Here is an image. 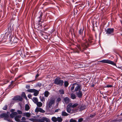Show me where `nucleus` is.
<instances>
[{"label": "nucleus", "instance_id": "1", "mask_svg": "<svg viewBox=\"0 0 122 122\" xmlns=\"http://www.w3.org/2000/svg\"><path fill=\"white\" fill-rule=\"evenodd\" d=\"M78 104L75 103L73 104L72 103H69L67 106L66 111L69 113H72L76 112L79 108V107L76 108Z\"/></svg>", "mask_w": 122, "mask_h": 122}, {"label": "nucleus", "instance_id": "2", "mask_svg": "<svg viewBox=\"0 0 122 122\" xmlns=\"http://www.w3.org/2000/svg\"><path fill=\"white\" fill-rule=\"evenodd\" d=\"M100 62L103 63H105L108 64H111L113 65L116 66L117 67L122 70V66L118 67L117 66L116 64L114 62L110 60H103L100 61Z\"/></svg>", "mask_w": 122, "mask_h": 122}, {"label": "nucleus", "instance_id": "3", "mask_svg": "<svg viewBox=\"0 0 122 122\" xmlns=\"http://www.w3.org/2000/svg\"><path fill=\"white\" fill-rule=\"evenodd\" d=\"M89 46V44L87 42H86L82 43L81 45V47L79 45H78L77 46V47L81 52H83Z\"/></svg>", "mask_w": 122, "mask_h": 122}, {"label": "nucleus", "instance_id": "4", "mask_svg": "<svg viewBox=\"0 0 122 122\" xmlns=\"http://www.w3.org/2000/svg\"><path fill=\"white\" fill-rule=\"evenodd\" d=\"M55 103V99L53 97H51L50 101L46 104V106L49 108H51L53 105H54Z\"/></svg>", "mask_w": 122, "mask_h": 122}, {"label": "nucleus", "instance_id": "5", "mask_svg": "<svg viewBox=\"0 0 122 122\" xmlns=\"http://www.w3.org/2000/svg\"><path fill=\"white\" fill-rule=\"evenodd\" d=\"M63 81L61 80L60 78H56L54 81V83L55 84L59 85L61 86L63 85Z\"/></svg>", "mask_w": 122, "mask_h": 122}, {"label": "nucleus", "instance_id": "6", "mask_svg": "<svg viewBox=\"0 0 122 122\" xmlns=\"http://www.w3.org/2000/svg\"><path fill=\"white\" fill-rule=\"evenodd\" d=\"M26 91L28 92L33 93L34 95L35 96H37L39 93L38 91L34 89H28Z\"/></svg>", "mask_w": 122, "mask_h": 122}, {"label": "nucleus", "instance_id": "7", "mask_svg": "<svg viewBox=\"0 0 122 122\" xmlns=\"http://www.w3.org/2000/svg\"><path fill=\"white\" fill-rule=\"evenodd\" d=\"M0 117L1 118L4 117L5 120L8 121H11L9 115L5 113H2L0 115Z\"/></svg>", "mask_w": 122, "mask_h": 122}, {"label": "nucleus", "instance_id": "8", "mask_svg": "<svg viewBox=\"0 0 122 122\" xmlns=\"http://www.w3.org/2000/svg\"><path fill=\"white\" fill-rule=\"evenodd\" d=\"M114 29L113 28H109L107 29H105V31L107 34H111L112 35H114V34L113 33L114 31Z\"/></svg>", "mask_w": 122, "mask_h": 122}, {"label": "nucleus", "instance_id": "9", "mask_svg": "<svg viewBox=\"0 0 122 122\" xmlns=\"http://www.w3.org/2000/svg\"><path fill=\"white\" fill-rule=\"evenodd\" d=\"M12 99L13 100H18L20 101H22L23 100L22 97L19 96H15Z\"/></svg>", "mask_w": 122, "mask_h": 122}, {"label": "nucleus", "instance_id": "10", "mask_svg": "<svg viewBox=\"0 0 122 122\" xmlns=\"http://www.w3.org/2000/svg\"><path fill=\"white\" fill-rule=\"evenodd\" d=\"M49 119L46 117H43L42 119L38 120V122H48Z\"/></svg>", "mask_w": 122, "mask_h": 122}, {"label": "nucleus", "instance_id": "11", "mask_svg": "<svg viewBox=\"0 0 122 122\" xmlns=\"http://www.w3.org/2000/svg\"><path fill=\"white\" fill-rule=\"evenodd\" d=\"M74 84L76 85V86L75 87V91L76 92L81 91V86L77 84Z\"/></svg>", "mask_w": 122, "mask_h": 122}, {"label": "nucleus", "instance_id": "12", "mask_svg": "<svg viewBox=\"0 0 122 122\" xmlns=\"http://www.w3.org/2000/svg\"><path fill=\"white\" fill-rule=\"evenodd\" d=\"M35 112H39L42 113H44L45 112L44 110L41 108L37 107L35 110Z\"/></svg>", "mask_w": 122, "mask_h": 122}, {"label": "nucleus", "instance_id": "13", "mask_svg": "<svg viewBox=\"0 0 122 122\" xmlns=\"http://www.w3.org/2000/svg\"><path fill=\"white\" fill-rule=\"evenodd\" d=\"M64 100L66 104H68L70 101V99L67 97H65L64 99Z\"/></svg>", "mask_w": 122, "mask_h": 122}, {"label": "nucleus", "instance_id": "14", "mask_svg": "<svg viewBox=\"0 0 122 122\" xmlns=\"http://www.w3.org/2000/svg\"><path fill=\"white\" fill-rule=\"evenodd\" d=\"M21 116L20 115H16L15 117V119L16 121L19 122L20 121L19 119L21 118Z\"/></svg>", "mask_w": 122, "mask_h": 122}, {"label": "nucleus", "instance_id": "15", "mask_svg": "<svg viewBox=\"0 0 122 122\" xmlns=\"http://www.w3.org/2000/svg\"><path fill=\"white\" fill-rule=\"evenodd\" d=\"M17 114L18 113L17 112H13L10 114V116L11 118H13L15 117V116L17 115Z\"/></svg>", "mask_w": 122, "mask_h": 122}, {"label": "nucleus", "instance_id": "16", "mask_svg": "<svg viewBox=\"0 0 122 122\" xmlns=\"http://www.w3.org/2000/svg\"><path fill=\"white\" fill-rule=\"evenodd\" d=\"M76 94L78 97L79 98L81 97L82 96V93L81 91L77 92H76Z\"/></svg>", "mask_w": 122, "mask_h": 122}, {"label": "nucleus", "instance_id": "17", "mask_svg": "<svg viewBox=\"0 0 122 122\" xmlns=\"http://www.w3.org/2000/svg\"><path fill=\"white\" fill-rule=\"evenodd\" d=\"M32 100L36 104L38 102V99L36 97H33L32 99Z\"/></svg>", "mask_w": 122, "mask_h": 122}, {"label": "nucleus", "instance_id": "18", "mask_svg": "<svg viewBox=\"0 0 122 122\" xmlns=\"http://www.w3.org/2000/svg\"><path fill=\"white\" fill-rule=\"evenodd\" d=\"M30 108L29 106L27 104L25 105V109L26 111H28Z\"/></svg>", "mask_w": 122, "mask_h": 122}, {"label": "nucleus", "instance_id": "19", "mask_svg": "<svg viewBox=\"0 0 122 122\" xmlns=\"http://www.w3.org/2000/svg\"><path fill=\"white\" fill-rule=\"evenodd\" d=\"M49 92L47 91H45L44 93L45 96L46 97H48L49 95Z\"/></svg>", "mask_w": 122, "mask_h": 122}, {"label": "nucleus", "instance_id": "20", "mask_svg": "<svg viewBox=\"0 0 122 122\" xmlns=\"http://www.w3.org/2000/svg\"><path fill=\"white\" fill-rule=\"evenodd\" d=\"M71 98L73 99H76V95L75 94L73 93L71 94Z\"/></svg>", "mask_w": 122, "mask_h": 122}, {"label": "nucleus", "instance_id": "21", "mask_svg": "<svg viewBox=\"0 0 122 122\" xmlns=\"http://www.w3.org/2000/svg\"><path fill=\"white\" fill-rule=\"evenodd\" d=\"M57 121L58 122H61L63 120V119L62 117H58L57 118Z\"/></svg>", "mask_w": 122, "mask_h": 122}, {"label": "nucleus", "instance_id": "22", "mask_svg": "<svg viewBox=\"0 0 122 122\" xmlns=\"http://www.w3.org/2000/svg\"><path fill=\"white\" fill-rule=\"evenodd\" d=\"M37 106L39 107H41L42 105V103L40 102H38L36 103Z\"/></svg>", "mask_w": 122, "mask_h": 122}, {"label": "nucleus", "instance_id": "23", "mask_svg": "<svg viewBox=\"0 0 122 122\" xmlns=\"http://www.w3.org/2000/svg\"><path fill=\"white\" fill-rule=\"evenodd\" d=\"M57 118L55 117H52L51 120L53 122H56L57 121Z\"/></svg>", "mask_w": 122, "mask_h": 122}, {"label": "nucleus", "instance_id": "24", "mask_svg": "<svg viewBox=\"0 0 122 122\" xmlns=\"http://www.w3.org/2000/svg\"><path fill=\"white\" fill-rule=\"evenodd\" d=\"M62 116H67L69 115V114L65 112H63L62 113Z\"/></svg>", "mask_w": 122, "mask_h": 122}, {"label": "nucleus", "instance_id": "25", "mask_svg": "<svg viewBox=\"0 0 122 122\" xmlns=\"http://www.w3.org/2000/svg\"><path fill=\"white\" fill-rule=\"evenodd\" d=\"M64 84L65 86L66 87L68 86L69 84V83L67 81H65Z\"/></svg>", "mask_w": 122, "mask_h": 122}, {"label": "nucleus", "instance_id": "26", "mask_svg": "<svg viewBox=\"0 0 122 122\" xmlns=\"http://www.w3.org/2000/svg\"><path fill=\"white\" fill-rule=\"evenodd\" d=\"M40 98L41 102H43V101H45V98L44 97L40 96Z\"/></svg>", "mask_w": 122, "mask_h": 122}, {"label": "nucleus", "instance_id": "27", "mask_svg": "<svg viewBox=\"0 0 122 122\" xmlns=\"http://www.w3.org/2000/svg\"><path fill=\"white\" fill-rule=\"evenodd\" d=\"M8 30H10V32H12V30H13V29L11 25L9 26L8 27Z\"/></svg>", "mask_w": 122, "mask_h": 122}, {"label": "nucleus", "instance_id": "28", "mask_svg": "<svg viewBox=\"0 0 122 122\" xmlns=\"http://www.w3.org/2000/svg\"><path fill=\"white\" fill-rule=\"evenodd\" d=\"M86 108V107L83 105H82L80 108V111H81L82 110L85 109Z\"/></svg>", "mask_w": 122, "mask_h": 122}, {"label": "nucleus", "instance_id": "29", "mask_svg": "<svg viewBox=\"0 0 122 122\" xmlns=\"http://www.w3.org/2000/svg\"><path fill=\"white\" fill-rule=\"evenodd\" d=\"M84 29L83 28L82 29H81L79 31V34L80 35H82V34L83 31Z\"/></svg>", "mask_w": 122, "mask_h": 122}, {"label": "nucleus", "instance_id": "30", "mask_svg": "<svg viewBox=\"0 0 122 122\" xmlns=\"http://www.w3.org/2000/svg\"><path fill=\"white\" fill-rule=\"evenodd\" d=\"M59 92L60 94H63L64 93V90L63 89L60 90L59 91Z\"/></svg>", "mask_w": 122, "mask_h": 122}, {"label": "nucleus", "instance_id": "31", "mask_svg": "<svg viewBox=\"0 0 122 122\" xmlns=\"http://www.w3.org/2000/svg\"><path fill=\"white\" fill-rule=\"evenodd\" d=\"M25 115L27 117H29L30 116V114L29 113L27 112L26 113Z\"/></svg>", "mask_w": 122, "mask_h": 122}, {"label": "nucleus", "instance_id": "32", "mask_svg": "<svg viewBox=\"0 0 122 122\" xmlns=\"http://www.w3.org/2000/svg\"><path fill=\"white\" fill-rule=\"evenodd\" d=\"M17 112L19 114H21L22 113V112L20 110H18L17 111Z\"/></svg>", "mask_w": 122, "mask_h": 122}, {"label": "nucleus", "instance_id": "33", "mask_svg": "<svg viewBox=\"0 0 122 122\" xmlns=\"http://www.w3.org/2000/svg\"><path fill=\"white\" fill-rule=\"evenodd\" d=\"M74 85H75L74 84H73L72 86L71 87V91H72L75 88V86H74Z\"/></svg>", "mask_w": 122, "mask_h": 122}, {"label": "nucleus", "instance_id": "34", "mask_svg": "<svg viewBox=\"0 0 122 122\" xmlns=\"http://www.w3.org/2000/svg\"><path fill=\"white\" fill-rule=\"evenodd\" d=\"M61 100V99L60 97H58L56 99V102H59Z\"/></svg>", "mask_w": 122, "mask_h": 122}, {"label": "nucleus", "instance_id": "35", "mask_svg": "<svg viewBox=\"0 0 122 122\" xmlns=\"http://www.w3.org/2000/svg\"><path fill=\"white\" fill-rule=\"evenodd\" d=\"M6 105H5L3 107V109L4 110H6L7 108V107Z\"/></svg>", "mask_w": 122, "mask_h": 122}, {"label": "nucleus", "instance_id": "36", "mask_svg": "<svg viewBox=\"0 0 122 122\" xmlns=\"http://www.w3.org/2000/svg\"><path fill=\"white\" fill-rule=\"evenodd\" d=\"M26 96V95L25 93V92H23L21 94V96L22 97H24Z\"/></svg>", "mask_w": 122, "mask_h": 122}, {"label": "nucleus", "instance_id": "37", "mask_svg": "<svg viewBox=\"0 0 122 122\" xmlns=\"http://www.w3.org/2000/svg\"><path fill=\"white\" fill-rule=\"evenodd\" d=\"M40 15L39 17L40 19H41L42 18V16L43 15V13L42 12H41L40 13Z\"/></svg>", "mask_w": 122, "mask_h": 122}, {"label": "nucleus", "instance_id": "38", "mask_svg": "<svg viewBox=\"0 0 122 122\" xmlns=\"http://www.w3.org/2000/svg\"><path fill=\"white\" fill-rule=\"evenodd\" d=\"M70 122H76V121L75 120L71 119L70 121Z\"/></svg>", "mask_w": 122, "mask_h": 122}, {"label": "nucleus", "instance_id": "39", "mask_svg": "<svg viewBox=\"0 0 122 122\" xmlns=\"http://www.w3.org/2000/svg\"><path fill=\"white\" fill-rule=\"evenodd\" d=\"M112 86L111 85H107L105 87H111Z\"/></svg>", "mask_w": 122, "mask_h": 122}, {"label": "nucleus", "instance_id": "40", "mask_svg": "<svg viewBox=\"0 0 122 122\" xmlns=\"http://www.w3.org/2000/svg\"><path fill=\"white\" fill-rule=\"evenodd\" d=\"M28 97L30 99H31L32 95L31 94H29L28 95Z\"/></svg>", "mask_w": 122, "mask_h": 122}, {"label": "nucleus", "instance_id": "41", "mask_svg": "<svg viewBox=\"0 0 122 122\" xmlns=\"http://www.w3.org/2000/svg\"><path fill=\"white\" fill-rule=\"evenodd\" d=\"M117 121V120L115 119L111 120L110 122H115Z\"/></svg>", "mask_w": 122, "mask_h": 122}, {"label": "nucleus", "instance_id": "42", "mask_svg": "<svg viewBox=\"0 0 122 122\" xmlns=\"http://www.w3.org/2000/svg\"><path fill=\"white\" fill-rule=\"evenodd\" d=\"M83 119L82 118H80L78 120V122H81L83 120Z\"/></svg>", "mask_w": 122, "mask_h": 122}, {"label": "nucleus", "instance_id": "43", "mask_svg": "<svg viewBox=\"0 0 122 122\" xmlns=\"http://www.w3.org/2000/svg\"><path fill=\"white\" fill-rule=\"evenodd\" d=\"M37 86H39L41 87V84L40 83H38L37 84Z\"/></svg>", "mask_w": 122, "mask_h": 122}, {"label": "nucleus", "instance_id": "44", "mask_svg": "<svg viewBox=\"0 0 122 122\" xmlns=\"http://www.w3.org/2000/svg\"><path fill=\"white\" fill-rule=\"evenodd\" d=\"M26 89H30V86L28 85H26Z\"/></svg>", "mask_w": 122, "mask_h": 122}, {"label": "nucleus", "instance_id": "45", "mask_svg": "<svg viewBox=\"0 0 122 122\" xmlns=\"http://www.w3.org/2000/svg\"><path fill=\"white\" fill-rule=\"evenodd\" d=\"M22 120L23 121H25V118L24 117H23L22 118Z\"/></svg>", "mask_w": 122, "mask_h": 122}, {"label": "nucleus", "instance_id": "46", "mask_svg": "<svg viewBox=\"0 0 122 122\" xmlns=\"http://www.w3.org/2000/svg\"><path fill=\"white\" fill-rule=\"evenodd\" d=\"M96 113H93V114H92V117L95 116L96 115Z\"/></svg>", "mask_w": 122, "mask_h": 122}, {"label": "nucleus", "instance_id": "47", "mask_svg": "<svg viewBox=\"0 0 122 122\" xmlns=\"http://www.w3.org/2000/svg\"><path fill=\"white\" fill-rule=\"evenodd\" d=\"M60 110L59 109H57L55 110V112H58L59 110Z\"/></svg>", "mask_w": 122, "mask_h": 122}, {"label": "nucleus", "instance_id": "48", "mask_svg": "<svg viewBox=\"0 0 122 122\" xmlns=\"http://www.w3.org/2000/svg\"><path fill=\"white\" fill-rule=\"evenodd\" d=\"M88 41H89V42L90 43H91V38H89V39H88Z\"/></svg>", "mask_w": 122, "mask_h": 122}, {"label": "nucleus", "instance_id": "49", "mask_svg": "<svg viewBox=\"0 0 122 122\" xmlns=\"http://www.w3.org/2000/svg\"><path fill=\"white\" fill-rule=\"evenodd\" d=\"M15 109H12L11 110V112H14V111H15Z\"/></svg>", "mask_w": 122, "mask_h": 122}, {"label": "nucleus", "instance_id": "50", "mask_svg": "<svg viewBox=\"0 0 122 122\" xmlns=\"http://www.w3.org/2000/svg\"><path fill=\"white\" fill-rule=\"evenodd\" d=\"M39 76V74H37L36 75V78L38 77Z\"/></svg>", "mask_w": 122, "mask_h": 122}, {"label": "nucleus", "instance_id": "51", "mask_svg": "<svg viewBox=\"0 0 122 122\" xmlns=\"http://www.w3.org/2000/svg\"><path fill=\"white\" fill-rule=\"evenodd\" d=\"M122 120V119L117 120V121H118L119 122H120Z\"/></svg>", "mask_w": 122, "mask_h": 122}, {"label": "nucleus", "instance_id": "52", "mask_svg": "<svg viewBox=\"0 0 122 122\" xmlns=\"http://www.w3.org/2000/svg\"><path fill=\"white\" fill-rule=\"evenodd\" d=\"M41 20H39V23H39V24H41V23H40L41 22Z\"/></svg>", "mask_w": 122, "mask_h": 122}, {"label": "nucleus", "instance_id": "53", "mask_svg": "<svg viewBox=\"0 0 122 122\" xmlns=\"http://www.w3.org/2000/svg\"><path fill=\"white\" fill-rule=\"evenodd\" d=\"M75 52H77V53H79V51H75Z\"/></svg>", "mask_w": 122, "mask_h": 122}, {"label": "nucleus", "instance_id": "54", "mask_svg": "<svg viewBox=\"0 0 122 122\" xmlns=\"http://www.w3.org/2000/svg\"><path fill=\"white\" fill-rule=\"evenodd\" d=\"M24 97L25 98L26 100H27V97H26V96Z\"/></svg>", "mask_w": 122, "mask_h": 122}, {"label": "nucleus", "instance_id": "55", "mask_svg": "<svg viewBox=\"0 0 122 122\" xmlns=\"http://www.w3.org/2000/svg\"><path fill=\"white\" fill-rule=\"evenodd\" d=\"M22 76V75H20L18 77V78H20V77H21V76Z\"/></svg>", "mask_w": 122, "mask_h": 122}, {"label": "nucleus", "instance_id": "56", "mask_svg": "<svg viewBox=\"0 0 122 122\" xmlns=\"http://www.w3.org/2000/svg\"><path fill=\"white\" fill-rule=\"evenodd\" d=\"M94 86V84H92V87H93Z\"/></svg>", "mask_w": 122, "mask_h": 122}, {"label": "nucleus", "instance_id": "57", "mask_svg": "<svg viewBox=\"0 0 122 122\" xmlns=\"http://www.w3.org/2000/svg\"><path fill=\"white\" fill-rule=\"evenodd\" d=\"M120 115H122V113Z\"/></svg>", "mask_w": 122, "mask_h": 122}, {"label": "nucleus", "instance_id": "58", "mask_svg": "<svg viewBox=\"0 0 122 122\" xmlns=\"http://www.w3.org/2000/svg\"><path fill=\"white\" fill-rule=\"evenodd\" d=\"M119 56H120V58H122V57H121V56H120V55H119Z\"/></svg>", "mask_w": 122, "mask_h": 122}, {"label": "nucleus", "instance_id": "59", "mask_svg": "<svg viewBox=\"0 0 122 122\" xmlns=\"http://www.w3.org/2000/svg\"><path fill=\"white\" fill-rule=\"evenodd\" d=\"M31 82V81H29V82Z\"/></svg>", "mask_w": 122, "mask_h": 122}, {"label": "nucleus", "instance_id": "60", "mask_svg": "<svg viewBox=\"0 0 122 122\" xmlns=\"http://www.w3.org/2000/svg\"><path fill=\"white\" fill-rule=\"evenodd\" d=\"M15 69L16 70H17V68H16V69Z\"/></svg>", "mask_w": 122, "mask_h": 122}]
</instances>
